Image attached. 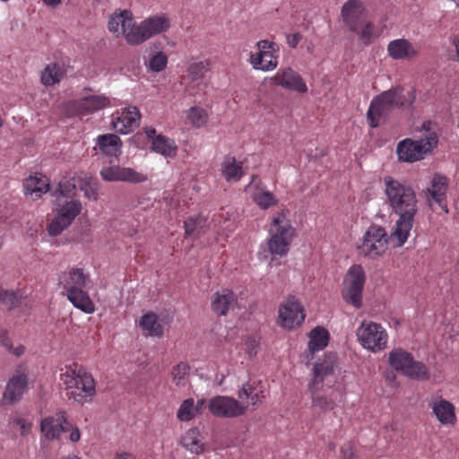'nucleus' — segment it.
Returning <instances> with one entry per match:
<instances>
[{"label": "nucleus", "instance_id": "obj_1", "mask_svg": "<svg viewBox=\"0 0 459 459\" xmlns=\"http://www.w3.org/2000/svg\"><path fill=\"white\" fill-rule=\"evenodd\" d=\"M385 193L392 212L399 216L395 228L390 234V242L402 247L408 238L417 212V197L414 190L392 177L385 178Z\"/></svg>", "mask_w": 459, "mask_h": 459}, {"label": "nucleus", "instance_id": "obj_2", "mask_svg": "<svg viewBox=\"0 0 459 459\" xmlns=\"http://www.w3.org/2000/svg\"><path fill=\"white\" fill-rule=\"evenodd\" d=\"M415 93L412 91L408 96L403 94V88L394 87L376 96L367 112V119L370 127L376 128L394 109L401 108L406 104H412Z\"/></svg>", "mask_w": 459, "mask_h": 459}, {"label": "nucleus", "instance_id": "obj_3", "mask_svg": "<svg viewBox=\"0 0 459 459\" xmlns=\"http://www.w3.org/2000/svg\"><path fill=\"white\" fill-rule=\"evenodd\" d=\"M60 381L68 390L67 396L78 403L91 400L95 394V383L92 377L80 367H67L60 374Z\"/></svg>", "mask_w": 459, "mask_h": 459}, {"label": "nucleus", "instance_id": "obj_4", "mask_svg": "<svg viewBox=\"0 0 459 459\" xmlns=\"http://www.w3.org/2000/svg\"><path fill=\"white\" fill-rule=\"evenodd\" d=\"M170 27L166 14L150 16L136 26H132L126 35V41L131 46H139L149 39L165 32Z\"/></svg>", "mask_w": 459, "mask_h": 459}, {"label": "nucleus", "instance_id": "obj_5", "mask_svg": "<svg viewBox=\"0 0 459 459\" xmlns=\"http://www.w3.org/2000/svg\"><path fill=\"white\" fill-rule=\"evenodd\" d=\"M284 215L279 214L273 220L270 229L271 238L268 247L272 255H285L295 235V229L290 223L284 221Z\"/></svg>", "mask_w": 459, "mask_h": 459}, {"label": "nucleus", "instance_id": "obj_6", "mask_svg": "<svg viewBox=\"0 0 459 459\" xmlns=\"http://www.w3.org/2000/svg\"><path fill=\"white\" fill-rule=\"evenodd\" d=\"M388 360L396 371L402 372L406 377L417 380H428L429 378L426 366L414 360L411 354L402 349L391 351Z\"/></svg>", "mask_w": 459, "mask_h": 459}, {"label": "nucleus", "instance_id": "obj_7", "mask_svg": "<svg viewBox=\"0 0 459 459\" xmlns=\"http://www.w3.org/2000/svg\"><path fill=\"white\" fill-rule=\"evenodd\" d=\"M437 136L435 133H431L419 141L405 139L400 142L397 146L399 160L406 162L420 160L424 154L437 146Z\"/></svg>", "mask_w": 459, "mask_h": 459}, {"label": "nucleus", "instance_id": "obj_8", "mask_svg": "<svg viewBox=\"0 0 459 459\" xmlns=\"http://www.w3.org/2000/svg\"><path fill=\"white\" fill-rule=\"evenodd\" d=\"M365 281L364 270L359 264L351 266L345 276L343 299L357 308H359L362 305L361 297Z\"/></svg>", "mask_w": 459, "mask_h": 459}, {"label": "nucleus", "instance_id": "obj_9", "mask_svg": "<svg viewBox=\"0 0 459 459\" xmlns=\"http://www.w3.org/2000/svg\"><path fill=\"white\" fill-rule=\"evenodd\" d=\"M388 238L385 229L380 226H371L366 231L363 242L358 249L360 255L374 258L385 253Z\"/></svg>", "mask_w": 459, "mask_h": 459}, {"label": "nucleus", "instance_id": "obj_10", "mask_svg": "<svg viewBox=\"0 0 459 459\" xmlns=\"http://www.w3.org/2000/svg\"><path fill=\"white\" fill-rule=\"evenodd\" d=\"M357 335L360 344L372 351H381L386 347L387 334L378 324L362 323Z\"/></svg>", "mask_w": 459, "mask_h": 459}, {"label": "nucleus", "instance_id": "obj_11", "mask_svg": "<svg viewBox=\"0 0 459 459\" xmlns=\"http://www.w3.org/2000/svg\"><path fill=\"white\" fill-rule=\"evenodd\" d=\"M208 407L211 413L216 417L236 418L246 413L248 404L232 397L218 395L209 401Z\"/></svg>", "mask_w": 459, "mask_h": 459}, {"label": "nucleus", "instance_id": "obj_12", "mask_svg": "<svg viewBox=\"0 0 459 459\" xmlns=\"http://www.w3.org/2000/svg\"><path fill=\"white\" fill-rule=\"evenodd\" d=\"M82 204L78 200L67 202L54 217L48 227V234L52 237L58 236L66 229L75 217L81 212Z\"/></svg>", "mask_w": 459, "mask_h": 459}, {"label": "nucleus", "instance_id": "obj_13", "mask_svg": "<svg viewBox=\"0 0 459 459\" xmlns=\"http://www.w3.org/2000/svg\"><path fill=\"white\" fill-rule=\"evenodd\" d=\"M110 103V99L105 95H91L70 101L68 111L72 115H88L108 107Z\"/></svg>", "mask_w": 459, "mask_h": 459}, {"label": "nucleus", "instance_id": "obj_14", "mask_svg": "<svg viewBox=\"0 0 459 459\" xmlns=\"http://www.w3.org/2000/svg\"><path fill=\"white\" fill-rule=\"evenodd\" d=\"M279 317L283 327L292 329L303 322L305 314L300 304L293 297H290L285 304L281 306Z\"/></svg>", "mask_w": 459, "mask_h": 459}, {"label": "nucleus", "instance_id": "obj_15", "mask_svg": "<svg viewBox=\"0 0 459 459\" xmlns=\"http://www.w3.org/2000/svg\"><path fill=\"white\" fill-rule=\"evenodd\" d=\"M334 360L335 358L333 356H329L322 361L314 364L313 378L308 385L309 388H322L325 381L331 386L333 381L329 379L333 376Z\"/></svg>", "mask_w": 459, "mask_h": 459}, {"label": "nucleus", "instance_id": "obj_16", "mask_svg": "<svg viewBox=\"0 0 459 459\" xmlns=\"http://www.w3.org/2000/svg\"><path fill=\"white\" fill-rule=\"evenodd\" d=\"M100 176L107 181H126L130 183H140L146 180V177L138 173L131 168H121L110 166L100 170Z\"/></svg>", "mask_w": 459, "mask_h": 459}, {"label": "nucleus", "instance_id": "obj_17", "mask_svg": "<svg viewBox=\"0 0 459 459\" xmlns=\"http://www.w3.org/2000/svg\"><path fill=\"white\" fill-rule=\"evenodd\" d=\"M71 424L67 421L65 411H59L56 417H48L41 420L40 429L46 438L59 437L62 432L68 431Z\"/></svg>", "mask_w": 459, "mask_h": 459}, {"label": "nucleus", "instance_id": "obj_18", "mask_svg": "<svg viewBox=\"0 0 459 459\" xmlns=\"http://www.w3.org/2000/svg\"><path fill=\"white\" fill-rule=\"evenodd\" d=\"M365 9L359 0H348L342 8V16L345 25L351 31H358L361 25V16Z\"/></svg>", "mask_w": 459, "mask_h": 459}, {"label": "nucleus", "instance_id": "obj_19", "mask_svg": "<svg viewBox=\"0 0 459 459\" xmlns=\"http://www.w3.org/2000/svg\"><path fill=\"white\" fill-rule=\"evenodd\" d=\"M276 85L297 91L299 92H306L307 91L306 83L303 82L301 76L290 68L280 70L273 78Z\"/></svg>", "mask_w": 459, "mask_h": 459}, {"label": "nucleus", "instance_id": "obj_20", "mask_svg": "<svg viewBox=\"0 0 459 459\" xmlns=\"http://www.w3.org/2000/svg\"><path fill=\"white\" fill-rule=\"evenodd\" d=\"M141 115L136 107L126 108L120 117L113 120V127L119 134H128L139 126Z\"/></svg>", "mask_w": 459, "mask_h": 459}, {"label": "nucleus", "instance_id": "obj_21", "mask_svg": "<svg viewBox=\"0 0 459 459\" xmlns=\"http://www.w3.org/2000/svg\"><path fill=\"white\" fill-rule=\"evenodd\" d=\"M49 179L42 175L36 173L30 176L24 180L23 186L25 195L32 200H36L41 196L43 193H47L49 189Z\"/></svg>", "mask_w": 459, "mask_h": 459}, {"label": "nucleus", "instance_id": "obj_22", "mask_svg": "<svg viewBox=\"0 0 459 459\" xmlns=\"http://www.w3.org/2000/svg\"><path fill=\"white\" fill-rule=\"evenodd\" d=\"M237 305L235 294L229 290H223L217 292L212 301V309L218 316H225L230 309H233Z\"/></svg>", "mask_w": 459, "mask_h": 459}, {"label": "nucleus", "instance_id": "obj_23", "mask_svg": "<svg viewBox=\"0 0 459 459\" xmlns=\"http://www.w3.org/2000/svg\"><path fill=\"white\" fill-rule=\"evenodd\" d=\"M27 386V377L25 375L13 377L8 382L4 393V400L13 403L19 400Z\"/></svg>", "mask_w": 459, "mask_h": 459}, {"label": "nucleus", "instance_id": "obj_24", "mask_svg": "<svg viewBox=\"0 0 459 459\" xmlns=\"http://www.w3.org/2000/svg\"><path fill=\"white\" fill-rule=\"evenodd\" d=\"M388 53L394 59L411 58L416 55L411 44L403 39H395L389 43Z\"/></svg>", "mask_w": 459, "mask_h": 459}, {"label": "nucleus", "instance_id": "obj_25", "mask_svg": "<svg viewBox=\"0 0 459 459\" xmlns=\"http://www.w3.org/2000/svg\"><path fill=\"white\" fill-rule=\"evenodd\" d=\"M69 301L82 311L91 314L94 311V305L88 294L82 289H70L66 293Z\"/></svg>", "mask_w": 459, "mask_h": 459}, {"label": "nucleus", "instance_id": "obj_26", "mask_svg": "<svg viewBox=\"0 0 459 459\" xmlns=\"http://www.w3.org/2000/svg\"><path fill=\"white\" fill-rule=\"evenodd\" d=\"M99 149L106 155L117 156L120 153L122 142L113 134L100 135L98 137Z\"/></svg>", "mask_w": 459, "mask_h": 459}, {"label": "nucleus", "instance_id": "obj_27", "mask_svg": "<svg viewBox=\"0 0 459 459\" xmlns=\"http://www.w3.org/2000/svg\"><path fill=\"white\" fill-rule=\"evenodd\" d=\"M181 444L186 450L195 455H200L204 450V443L197 429H189L181 438Z\"/></svg>", "mask_w": 459, "mask_h": 459}, {"label": "nucleus", "instance_id": "obj_28", "mask_svg": "<svg viewBox=\"0 0 459 459\" xmlns=\"http://www.w3.org/2000/svg\"><path fill=\"white\" fill-rule=\"evenodd\" d=\"M209 228L208 220L204 216L190 217L185 221V233L186 236L195 238L206 232Z\"/></svg>", "mask_w": 459, "mask_h": 459}, {"label": "nucleus", "instance_id": "obj_29", "mask_svg": "<svg viewBox=\"0 0 459 459\" xmlns=\"http://www.w3.org/2000/svg\"><path fill=\"white\" fill-rule=\"evenodd\" d=\"M308 349L311 353L323 350L327 346L329 340V333L321 326L315 327L309 333Z\"/></svg>", "mask_w": 459, "mask_h": 459}, {"label": "nucleus", "instance_id": "obj_30", "mask_svg": "<svg viewBox=\"0 0 459 459\" xmlns=\"http://www.w3.org/2000/svg\"><path fill=\"white\" fill-rule=\"evenodd\" d=\"M433 411L442 424H454L455 421V407L447 401L441 400L435 403Z\"/></svg>", "mask_w": 459, "mask_h": 459}, {"label": "nucleus", "instance_id": "obj_31", "mask_svg": "<svg viewBox=\"0 0 459 459\" xmlns=\"http://www.w3.org/2000/svg\"><path fill=\"white\" fill-rule=\"evenodd\" d=\"M140 326L148 332L150 336L161 337L163 335V327L160 323L158 316L154 313H147L143 315L140 321Z\"/></svg>", "mask_w": 459, "mask_h": 459}, {"label": "nucleus", "instance_id": "obj_32", "mask_svg": "<svg viewBox=\"0 0 459 459\" xmlns=\"http://www.w3.org/2000/svg\"><path fill=\"white\" fill-rule=\"evenodd\" d=\"M65 278L64 288L68 290L75 289L79 290L86 285L87 276L83 273V270L81 268H76L69 271L68 273H64L63 274Z\"/></svg>", "mask_w": 459, "mask_h": 459}, {"label": "nucleus", "instance_id": "obj_33", "mask_svg": "<svg viewBox=\"0 0 459 459\" xmlns=\"http://www.w3.org/2000/svg\"><path fill=\"white\" fill-rule=\"evenodd\" d=\"M221 172L227 181H238L243 175L240 163L234 157H226L221 165Z\"/></svg>", "mask_w": 459, "mask_h": 459}, {"label": "nucleus", "instance_id": "obj_34", "mask_svg": "<svg viewBox=\"0 0 459 459\" xmlns=\"http://www.w3.org/2000/svg\"><path fill=\"white\" fill-rule=\"evenodd\" d=\"M177 149L175 142L164 135L158 134L153 139L152 150L165 157L175 155Z\"/></svg>", "mask_w": 459, "mask_h": 459}, {"label": "nucleus", "instance_id": "obj_35", "mask_svg": "<svg viewBox=\"0 0 459 459\" xmlns=\"http://www.w3.org/2000/svg\"><path fill=\"white\" fill-rule=\"evenodd\" d=\"M251 63L254 68L263 71L273 69L277 65L276 58L270 51H262L255 55H251Z\"/></svg>", "mask_w": 459, "mask_h": 459}, {"label": "nucleus", "instance_id": "obj_36", "mask_svg": "<svg viewBox=\"0 0 459 459\" xmlns=\"http://www.w3.org/2000/svg\"><path fill=\"white\" fill-rule=\"evenodd\" d=\"M65 72L58 64H49L41 74V82L46 86L54 85L60 82Z\"/></svg>", "mask_w": 459, "mask_h": 459}, {"label": "nucleus", "instance_id": "obj_37", "mask_svg": "<svg viewBox=\"0 0 459 459\" xmlns=\"http://www.w3.org/2000/svg\"><path fill=\"white\" fill-rule=\"evenodd\" d=\"M446 189V178L445 177L436 175L432 179L430 188H428V195L436 203L441 204Z\"/></svg>", "mask_w": 459, "mask_h": 459}, {"label": "nucleus", "instance_id": "obj_38", "mask_svg": "<svg viewBox=\"0 0 459 459\" xmlns=\"http://www.w3.org/2000/svg\"><path fill=\"white\" fill-rule=\"evenodd\" d=\"M189 371L190 367L185 362H180L173 367L171 377L175 385L178 386H185L188 381Z\"/></svg>", "mask_w": 459, "mask_h": 459}, {"label": "nucleus", "instance_id": "obj_39", "mask_svg": "<svg viewBox=\"0 0 459 459\" xmlns=\"http://www.w3.org/2000/svg\"><path fill=\"white\" fill-rule=\"evenodd\" d=\"M254 202L261 209H268L278 204V199L273 195V193L265 190H258L253 196Z\"/></svg>", "mask_w": 459, "mask_h": 459}, {"label": "nucleus", "instance_id": "obj_40", "mask_svg": "<svg viewBox=\"0 0 459 459\" xmlns=\"http://www.w3.org/2000/svg\"><path fill=\"white\" fill-rule=\"evenodd\" d=\"M210 61L194 62L189 65L187 68V75L192 82L200 80L204 77V74L210 70Z\"/></svg>", "mask_w": 459, "mask_h": 459}, {"label": "nucleus", "instance_id": "obj_41", "mask_svg": "<svg viewBox=\"0 0 459 459\" xmlns=\"http://www.w3.org/2000/svg\"><path fill=\"white\" fill-rule=\"evenodd\" d=\"M321 388H309L312 395V404L321 410L328 411L333 410L334 403L332 398H327L325 395L319 394Z\"/></svg>", "mask_w": 459, "mask_h": 459}, {"label": "nucleus", "instance_id": "obj_42", "mask_svg": "<svg viewBox=\"0 0 459 459\" xmlns=\"http://www.w3.org/2000/svg\"><path fill=\"white\" fill-rule=\"evenodd\" d=\"M132 16V13L128 10H123L119 13H114L109 16L108 19V30L113 33H118L120 29V22L125 21V19H128Z\"/></svg>", "mask_w": 459, "mask_h": 459}, {"label": "nucleus", "instance_id": "obj_43", "mask_svg": "<svg viewBox=\"0 0 459 459\" xmlns=\"http://www.w3.org/2000/svg\"><path fill=\"white\" fill-rule=\"evenodd\" d=\"M187 119L193 126L201 127L206 123L207 115L204 108L193 107L187 112Z\"/></svg>", "mask_w": 459, "mask_h": 459}, {"label": "nucleus", "instance_id": "obj_44", "mask_svg": "<svg viewBox=\"0 0 459 459\" xmlns=\"http://www.w3.org/2000/svg\"><path fill=\"white\" fill-rule=\"evenodd\" d=\"M78 184V178L75 177L71 178H64L59 182V187L57 192L60 195L69 197L74 195V191L76 189Z\"/></svg>", "mask_w": 459, "mask_h": 459}, {"label": "nucleus", "instance_id": "obj_45", "mask_svg": "<svg viewBox=\"0 0 459 459\" xmlns=\"http://www.w3.org/2000/svg\"><path fill=\"white\" fill-rule=\"evenodd\" d=\"M78 184L86 197L97 199V188L92 184L91 177L78 178Z\"/></svg>", "mask_w": 459, "mask_h": 459}, {"label": "nucleus", "instance_id": "obj_46", "mask_svg": "<svg viewBox=\"0 0 459 459\" xmlns=\"http://www.w3.org/2000/svg\"><path fill=\"white\" fill-rule=\"evenodd\" d=\"M194 401L193 399L185 400L178 411V418L181 421H188L194 418Z\"/></svg>", "mask_w": 459, "mask_h": 459}, {"label": "nucleus", "instance_id": "obj_47", "mask_svg": "<svg viewBox=\"0 0 459 459\" xmlns=\"http://www.w3.org/2000/svg\"><path fill=\"white\" fill-rule=\"evenodd\" d=\"M167 64V56L163 52H157L150 59L149 67L153 72H161L166 68Z\"/></svg>", "mask_w": 459, "mask_h": 459}, {"label": "nucleus", "instance_id": "obj_48", "mask_svg": "<svg viewBox=\"0 0 459 459\" xmlns=\"http://www.w3.org/2000/svg\"><path fill=\"white\" fill-rule=\"evenodd\" d=\"M0 303L12 308L20 303V299L15 291L0 290Z\"/></svg>", "mask_w": 459, "mask_h": 459}, {"label": "nucleus", "instance_id": "obj_49", "mask_svg": "<svg viewBox=\"0 0 459 459\" xmlns=\"http://www.w3.org/2000/svg\"><path fill=\"white\" fill-rule=\"evenodd\" d=\"M0 345L6 348L11 353L16 356H21L24 352V347L19 346L15 349L13 348V344L9 339L8 333L4 329H0Z\"/></svg>", "mask_w": 459, "mask_h": 459}, {"label": "nucleus", "instance_id": "obj_50", "mask_svg": "<svg viewBox=\"0 0 459 459\" xmlns=\"http://www.w3.org/2000/svg\"><path fill=\"white\" fill-rule=\"evenodd\" d=\"M375 28L372 22H368L364 24L363 29L359 33V39L365 44L368 45L372 42L375 38Z\"/></svg>", "mask_w": 459, "mask_h": 459}, {"label": "nucleus", "instance_id": "obj_51", "mask_svg": "<svg viewBox=\"0 0 459 459\" xmlns=\"http://www.w3.org/2000/svg\"><path fill=\"white\" fill-rule=\"evenodd\" d=\"M256 390L255 383L247 382L243 385L242 388L238 392V398L240 400L248 399Z\"/></svg>", "mask_w": 459, "mask_h": 459}, {"label": "nucleus", "instance_id": "obj_52", "mask_svg": "<svg viewBox=\"0 0 459 459\" xmlns=\"http://www.w3.org/2000/svg\"><path fill=\"white\" fill-rule=\"evenodd\" d=\"M132 26H136V24L134 22L133 15L130 16V18H126L125 19V21L120 22L121 31L125 38L126 33L129 32Z\"/></svg>", "mask_w": 459, "mask_h": 459}, {"label": "nucleus", "instance_id": "obj_53", "mask_svg": "<svg viewBox=\"0 0 459 459\" xmlns=\"http://www.w3.org/2000/svg\"><path fill=\"white\" fill-rule=\"evenodd\" d=\"M13 423L20 426L22 436H26L30 429V424L27 423L25 420L22 418H16L13 420Z\"/></svg>", "mask_w": 459, "mask_h": 459}, {"label": "nucleus", "instance_id": "obj_54", "mask_svg": "<svg viewBox=\"0 0 459 459\" xmlns=\"http://www.w3.org/2000/svg\"><path fill=\"white\" fill-rule=\"evenodd\" d=\"M301 39H302V36L299 32L294 33V34H288L287 35V43L290 48H294L299 43Z\"/></svg>", "mask_w": 459, "mask_h": 459}, {"label": "nucleus", "instance_id": "obj_55", "mask_svg": "<svg viewBox=\"0 0 459 459\" xmlns=\"http://www.w3.org/2000/svg\"><path fill=\"white\" fill-rule=\"evenodd\" d=\"M263 390L255 391V393L248 398L252 406L258 407L262 403L261 396H263Z\"/></svg>", "mask_w": 459, "mask_h": 459}, {"label": "nucleus", "instance_id": "obj_56", "mask_svg": "<svg viewBox=\"0 0 459 459\" xmlns=\"http://www.w3.org/2000/svg\"><path fill=\"white\" fill-rule=\"evenodd\" d=\"M342 459H355L353 447L348 444L342 448Z\"/></svg>", "mask_w": 459, "mask_h": 459}, {"label": "nucleus", "instance_id": "obj_57", "mask_svg": "<svg viewBox=\"0 0 459 459\" xmlns=\"http://www.w3.org/2000/svg\"><path fill=\"white\" fill-rule=\"evenodd\" d=\"M274 46H275L274 42H269L267 40H260L257 42V48L259 49V52L267 51L266 49L273 50Z\"/></svg>", "mask_w": 459, "mask_h": 459}, {"label": "nucleus", "instance_id": "obj_58", "mask_svg": "<svg viewBox=\"0 0 459 459\" xmlns=\"http://www.w3.org/2000/svg\"><path fill=\"white\" fill-rule=\"evenodd\" d=\"M70 429H72V432L69 437L70 440L72 442H77L81 437L79 429L77 427L72 428V426L70 427Z\"/></svg>", "mask_w": 459, "mask_h": 459}, {"label": "nucleus", "instance_id": "obj_59", "mask_svg": "<svg viewBox=\"0 0 459 459\" xmlns=\"http://www.w3.org/2000/svg\"><path fill=\"white\" fill-rule=\"evenodd\" d=\"M255 341L254 339H249L247 341V351L249 353V355H255L256 354V351H255Z\"/></svg>", "mask_w": 459, "mask_h": 459}, {"label": "nucleus", "instance_id": "obj_60", "mask_svg": "<svg viewBox=\"0 0 459 459\" xmlns=\"http://www.w3.org/2000/svg\"><path fill=\"white\" fill-rule=\"evenodd\" d=\"M325 151L324 149H316L315 150V153H313L312 152H308L307 153V156L308 158H311V159H318L320 157H323L325 155Z\"/></svg>", "mask_w": 459, "mask_h": 459}, {"label": "nucleus", "instance_id": "obj_61", "mask_svg": "<svg viewBox=\"0 0 459 459\" xmlns=\"http://www.w3.org/2000/svg\"><path fill=\"white\" fill-rule=\"evenodd\" d=\"M42 1L47 6L52 7V8L58 6L62 3V0H42Z\"/></svg>", "mask_w": 459, "mask_h": 459}, {"label": "nucleus", "instance_id": "obj_62", "mask_svg": "<svg viewBox=\"0 0 459 459\" xmlns=\"http://www.w3.org/2000/svg\"><path fill=\"white\" fill-rule=\"evenodd\" d=\"M145 134H146V136L149 138V139H152L153 141V139L155 137H157L156 135V130L152 127H146L145 128Z\"/></svg>", "mask_w": 459, "mask_h": 459}, {"label": "nucleus", "instance_id": "obj_63", "mask_svg": "<svg viewBox=\"0 0 459 459\" xmlns=\"http://www.w3.org/2000/svg\"><path fill=\"white\" fill-rule=\"evenodd\" d=\"M432 126H433V124L430 121L423 123L422 129H424L426 132L429 133L427 135H429V134L432 133V132H430L432 129Z\"/></svg>", "mask_w": 459, "mask_h": 459}, {"label": "nucleus", "instance_id": "obj_64", "mask_svg": "<svg viewBox=\"0 0 459 459\" xmlns=\"http://www.w3.org/2000/svg\"><path fill=\"white\" fill-rule=\"evenodd\" d=\"M385 379L386 381H388L389 383H392L394 381L395 379V375L394 374V372H390V373H387L385 375Z\"/></svg>", "mask_w": 459, "mask_h": 459}]
</instances>
